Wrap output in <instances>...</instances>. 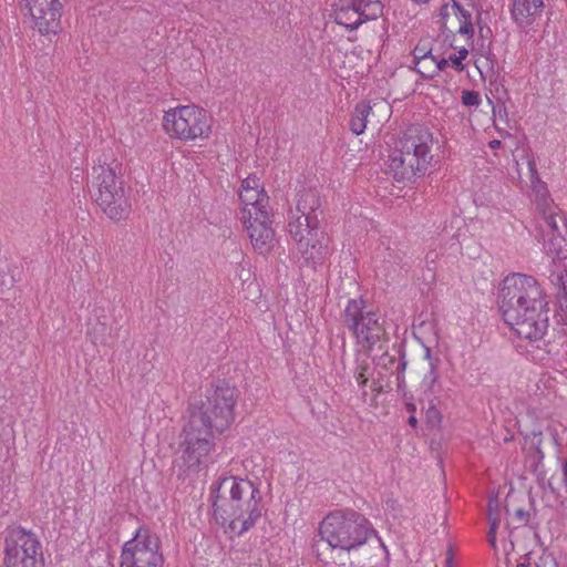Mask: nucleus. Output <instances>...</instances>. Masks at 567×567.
Listing matches in <instances>:
<instances>
[{
    "label": "nucleus",
    "instance_id": "2f4dec72",
    "mask_svg": "<svg viewBox=\"0 0 567 567\" xmlns=\"http://www.w3.org/2000/svg\"><path fill=\"white\" fill-rule=\"evenodd\" d=\"M405 368H406V361L404 360V357H402V359L398 362V365H396L399 385L401 384V382H403V378L400 374L405 371Z\"/></svg>",
    "mask_w": 567,
    "mask_h": 567
},
{
    "label": "nucleus",
    "instance_id": "ddd939ff",
    "mask_svg": "<svg viewBox=\"0 0 567 567\" xmlns=\"http://www.w3.org/2000/svg\"><path fill=\"white\" fill-rule=\"evenodd\" d=\"M334 22L349 31L357 30L370 20H377L383 14L381 0H336L332 4Z\"/></svg>",
    "mask_w": 567,
    "mask_h": 567
},
{
    "label": "nucleus",
    "instance_id": "c9c22d12",
    "mask_svg": "<svg viewBox=\"0 0 567 567\" xmlns=\"http://www.w3.org/2000/svg\"><path fill=\"white\" fill-rule=\"evenodd\" d=\"M445 567H453V553L452 548H449L445 558Z\"/></svg>",
    "mask_w": 567,
    "mask_h": 567
},
{
    "label": "nucleus",
    "instance_id": "f8f14e48",
    "mask_svg": "<svg viewBox=\"0 0 567 567\" xmlns=\"http://www.w3.org/2000/svg\"><path fill=\"white\" fill-rule=\"evenodd\" d=\"M158 538L148 533H138L123 546L120 567H163Z\"/></svg>",
    "mask_w": 567,
    "mask_h": 567
},
{
    "label": "nucleus",
    "instance_id": "c756f323",
    "mask_svg": "<svg viewBox=\"0 0 567 567\" xmlns=\"http://www.w3.org/2000/svg\"><path fill=\"white\" fill-rule=\"evenodd\" d=\"M501 518H493V520H489V530H488V543L491 546H496V532L499 525Z\"/></svg>",
    "mask_w": 567,
    "mask_h": 567
},
{
    "label": "nucleus",
    "instance_id": "f704fd0d",
    "mask_svg": "<svg viewBox=\"0 0 567 567\" xmlns=\"http://www.w3.org/2000/svg\"><path fill=\"white\" fill-rule=\"evenodd\" d=\"M515 516L520 523H527L528 513L525 512L523 508L516 509Z\"/></svg>",
    "mask_w": 567,
    "mask_h": 567
},
{
    "label": "nucleus",
    "instance_id": "49530a36",
    "mask_svg": "<svg viewBox=\"0 0 567 567\" xmlns=\"http://www.w3.org/2000/svg\"><path fill=\"white\" fill-rule=\"evenodd\" d=\"M518 567H528V566L525 564H519Z\"/></svg>",
    "mask_w": 567,
    "mask_h": 567
},
{
    "label": "nucleus",
    "instance_id": "f3484780",
    "mask_svg": "<svg viewBox=\"0 0 567 567\" xmlns=\"http://www.w3.org/2000/svg\"><path fill=\"white\" fill-rule=\"evenodd\" d=\"M544 3L532 0H512L511 17L520 29L529 28L542 16Z\"/></svg>",
    "mask_w": 567,
    "mask_h": 567
},
{
    "label": "nucleus",
    "instance_id": "cd10ccee",
    "mask_svg": "<svg viewBox=\"0 0 567 567\" xmlns=\"http://www.w3.org/2000/svg\"><path fill=\"white\" fill-rule=\"evenodd\" d=\"M425 416H426L427 423H430L432 426H435V425L440 424L441 419H442L441 412L433 404H431L427 408V410L425 412Z\"/></svg>",
    "mask_w": 567,
    "mask_h": 567
},
{
    "label": "nucleus",
    "instance_id": "dca6fc26",
    "mask_svg": "<svg viewBox=\"0 0 567 567\" xmlns=\"http://www.w3.org/2000/svg\"><path fill=\"white\" fill-rule=\"evenodd\" d=\"M386 553V547L379 538L374 528L367 540L361 539L359 545H354L347 551L352 567H377L382 556Z\"/></svg>",
    "mask_w": 567,
    "mask_h": 567
},
{
    "label": "nucleus",
    "instance_id": "f03ea898",
    "mask_svg": "<svg viewBox=\"0 0 567 567\" xmlns=\"http://www.w3.org/2000/svg\"><path fill=\"white\" fill-rule=\"evenodd\" d=\"M528 174L533 194V200L536 206V216L534 218V230L538 241H543L548 252L554 254V270L549 276L551 284L557 288V302L563 316L567 322V250L563 249V244L567 243V223L557 205L554 204L544 183L538 175L534 161H528Z\"/></svg>",
    "mask_w": 567,
    "mask_h": 567
},
{
    "label": "nucleus",
    "instance_id": "1a4fd4ad",
    "mask_svg": "<svg viewBox=\"0 0 567 567\" xmlns=\"http://www.w3.org/2000/svg\"><path fill=\"white\" fill-rule=\"evenodd\" d=\"M163 127L172 138H208L212 116L206 110L196 105H183L165 113Z\"/></svg>",
    "mask_w": 567,
    "mask_h": 567
},
{
    "label": "nucleus",
    "instance_id": "a878e982",
    "mask_svg": "<svg viewBox=\"0 0 567 567\" xmlns=\"http://www.w3.org/2000/svg\"><path fill=\"white\" fill-rule=\"evenodd\" d=\"M462 103L465 106H478L481 103L478 92L473 90H464L462 92Z\"/></svg>",
    "mask_w": 567,
    "mask_h": 567
},
{
    "label": "nucleus",
    "instance_id": "7c9ffc66",
    "mask_svg": "<svg viewBox=\"0 0 567 567\" xmlns=\"http://www.w3.org/2000/svg\"><path fill=\"white\" fill-rule=\"evenodd\" d=\"M449 62H451L452 66L457 70V71H463L464 70V64H463V61L455 54H452L449 56Z\"/></svg>",
    "mask_w": 567,
    "mask_h": 567
},
{
    "label": "nucleus",
    "instance_id": "a19ab883",
    "mask_svg": "<svg viewBox=\"0 0 567 567\" xmlns=\"http://www.w3.org/2000/svg\"><path fill=\"white\" fill-rule=\"evenodd\" d=\"M491 148L495 150V148H499L502 146L501 143H497V144H488Z\"/></svg>",
    "mask_w": 567,
    "mask_h": 567
},
{
    "label": "nucleus",
    "instance_id": "c03bdc74",
    "mask_svg": "<svg viewBox=\"0 0 567 567\" xmlns=\"http://www.w3.org/2000/svg\"><path fill=\"white\" fill-rule=\"evenodd\" d=\"M477 19L481 20V12H478ZM477 23H480V21H477Z\"/></svg>",
    "mask_w": 567,
    "mask_h": 567
},
{
    "label": "nucleus",
    "instance_id": "e433bc0d",
    "mask_svg": "<svg viewBox=\"0 0 567 567\" xmlns=\"http://www.w3.org/2000/svg\"><path fill=\"white\" fill-rule=\"evenodd\" d=\"M452 8L455 10V13L458 14V16L461 14V11H465L466 10V9H464L462 7V4L460 2H457L455 0H453Z\"/></svg>",
    "mask_w": 567,
    "mask_h": 567
},
{
    "label": "nucleus",
    "instance_id": "4c0bfd02",
    "mask_svg": "<svg viewBox=\"0 0 567 567\" xmlns=\"http://www.w3.org/2000/svg\"><path fill=\"white\" fill-rule=\"evenodd\" d=\"M468 55V50L466 48H462L461 50H458V54L457 56L464 61Z\"/></svg>",
    "mask_w": 567,
    "mask_h": 567
},
{
    "label": "nucleus",
    "instance_id": "4be33fe9",
    "mask_svg": "<svg viewBox=\"0 0 567 567\" xmlns=\"http://www.w3.org/2000/svg\"><path fill=\"white\" fill-rule=\"evenodd\" d=\"M371 365L368 360L358 361L354 370V379L360 386H365L370 377Z\"/></svg>",
    "mask_w": 567,
    "mask_h": 567
},
{
    "label": "nucleus",
    "instance_id": "2eb2a0df",
    "mask_svg": "<svg viewBox=\"0 0 567 567\" xmlns=\"http://www.w3.org/2000/svg\"><path fill=\"white\" fill-rule=\"evenodd\" d=\"M248 234L250 243L260 255L268 254L274 248L275 230L271 227V213L264 210L251 214V217L239 218Z\"/></svg>",
    "mask_w": 567,
    "mask_h": 567
},
{
    "label": "nucleus",
    "instance_id": "37998d69",
    "mask_svg": "<svg viewBox=\"0 0 567 567\" xmlns=\"http://www.w3.org/2000/svg\"><path fill=\"white\" fill-rule=\"evenodd\" d=\"M412 1L415 2V3H419V4L420 3H427L429 2V0H412Z\"/></svg>",
    "mask_w": 567,
    "mask_h": 567
},
{
    "label": "nucleus",
    "instance_id": "5701e85b",
    "mask_svg": "<svg viewBox=\"0 0 567 567\" xmlns=\"http://www.w3.org/2000/svg\"><path fill=\"white\" fill-rule=\"evenodd\" d=\"M413 58L415 64H420L423 61L432 60L435 61V56L432 54V49L426 44L420 41L413 50Z\"/></svg>",
    "mask_w": 567,
    "mask_h": 567
},
{
    "label": "nucleus",
    "instance_id": "b1692460",
    "mask_svg": "<svg viewBox=\"0 0 567 567\" xmlns=\"http://www.w3.org/2000/svg\"><path fill=\"white\" fill-rule=\"evenodd\" d=\"M461 25L457 32L462 35H467L468 38L474 37V27L472 22V13L468 10L461 11L460 14Z\"/></svg>",
    "mask_w": 567,
    "mask_h": 567
},
{
    "label": "nucleus",
    "instance_id": "9d476101",
    "mask_svg": "<svg viewBox=\"0 0 567 567\" xmlns=\"http://www.w3.org/2000/svg\"><path fill=\"white\" fill-rule=\"evenodd\" d=\"M3 564L4 567H43L38 536L21 526L8 528L3 539Z\"/></svg>",
    "mask_w": 567,
    "mask_h": 567
},
{
    "label": "nucleus",
    "instance_id": "a18cd8bd",
    "mask_svg": "<svg viewBox=\"0 0 567 567\" xmlns=\"http://www.w3.org/2000/svg\"><path fill=\"white\" fill-rule=\"evenodd\" d=\"M390 503H391L392 505H394L396 502H395V501H389V502H388V504H390Z\"/></svg>",
    "mask_w": 567,
    "mask_h": 567
},
{
    "label": "nucleus",
    "instance_id": "473e14b6",
    "mask_svg": "<svg viewBox=\"0 0 567 567\" xmlns=\"http://www.w3.org/2000/svg\"><path fill=\"white\" fill-rule=\"evenodd\" d=\"M440 17L442 18L443 20V23H442V31L444 32V30L446 29V23H445V19L449 17V4L445 3L441 7L440 9Z\"/></svg>",
    "mask_w": 567,
    "mask_h": 567
},
{
    "label": "nucleus",
    "instance_id": "20e7f679",
    "mask_svg": "<svg viewBox=\"0 0 567 567\" xmlns=\"http://www.w3.org/2000/svg\"><path fill=\"white\" fill-rule=\"evenodd\" d=\"M212 499L216 520L237 536L252 528L265 511L259 487L237 476L212 485Z\"/></svg>",
    "mask_w": 567,
    "mask_h": 567
},
{
    "label": "nucleus",
    "instance_id": "39448f33",
    "mask_svg": "<svg viewBox=\"0 0 567 567\" xmlns=\"http://www.w3.org/2000/svg\"><path fill=\"white\" fill-rule=\"evenodd\" d=\"M321 200L315 189H305L298 194L296 209L290 212L288 233L297 243L298 251L312 267L320 265L327 257V245L320 229L319 216Z\"/></svg>",
    "mask_w": 567,
    "mask_h": 567
},
{
    "label": "nucleus",
    "instance_id": "c85d7f7f",
    "mask_svg": "<svg viewBox=\"0 0 567 567\" xmlns=\"http://www.w3.org/2000/svg\"><path fill=\"white\" fill-rule=\"evenodd\" d=\"M487 516H488V520H493V518H501L499 504H498L497 498H489L488 507H487Z\"/></svg>",
    "mask_w": 567,
    "mask_h": 567
},
{
    "label": "nucleus",
    "instance_id": "72a5a7b5",
    "mask_svg": "<svg viewBox=\"0 0 567 567\" xmlns=\"http://www.w3.org/2000/svg\"><path fill=\"white\" fill-rule=\"evenodd\" d=\"M449 64V60L447 59H441V60H436L434 61V70H435V74L440 71H443L445 70V68Z\"/></svg>",
    "mask_w": 567,
    "mask_h": 567
},
{
    "label": "nucleus",
    "instance_id": "6ab92c4d",
    "mask_svg": "<svg viewBox=\"0 0 567 567\" xmlns=\"http://www.w3.org/2000/svg\"><path fill=\"white\" fill-rule=\"evenodd\" d=\"M371 111V106L361 102L355 105L354 112L352 113L350 121V130L355 134L360 135L363 133L367 126V117Z\"/></svg>",
    "mask_w": 567,
    "mask_h": 567
},
{
    "label": "nucleus",
    "instance_id": "bb28decb",
    "mask_svg": "<svg viewBox=\"0 0 567 567\" xmlns=\"http://www.w3.org/2000/svg\"><path fill=\"white\" fill-rule=\"evenodd\" d=\"M416 66H419L417 69V72L425 79L427 78H432L435 75V70H434V62H432V60H426V61H423L420 63V64H415Z\"/></svg>",
    "mask_w": 567,
    "mask_h": 567
},
{
    "label": "nucleus",
    "instance_id": "0eeeda50",
    "mask_svg": "<svg viewBox=\"0 0 567 567\" xmlns=\"http://www.w3.org/2000/svg\"><path fill=\"white\" fill-rule=\"evenodd\" d=\"M373 529L372 524L353 509H338L329 513L319 525L320 542L327 543L332 549L350 550L360 540H367Z\"/></svg>",
    "mask_w": 567,
    "mask_h": 567
},
{
    "label": "nucleus",
    "instance_id": "9b49d317",
    "mask_svg": "<svg viewBox=\"0 0 567 567\" xmlns=\"http://www.w3.org/2000/svg\"><path fill=\"white\" fill-rule=\"evenodd\" d=\"M427 144H402L389 155L388 166L396 182H412L417 174L424 173L432 156Z\"/></svg>",
    "mask_w": 567,
    "mask_h": 567
},
{
    "label": "nucleus",
    "instance_id": "58836bf2",
    "mask_svg": "<svg viewBox=\"0 0 567 567\" xmlns=\"http://www.w3.org/2000/svg\"><path fill=\"white\" fill-rule=\"evenodd\" d=\"M408 423L409 425H411L412 427H415L416 424H417V420L414 415H411L409 419H408Z\"/></svg>",
    "mask_w": 567,
    "mask_h": 567
},
{
    "label": "nucleus",
    "instance_id": "aec40b11",
    "mask_svg": "<svg viewBox=\"0 0 567 567\" xmlns=\"http://www.w3.org/2000/svg\"><path fill=\"white\" fill-rule=\"evenodd\" d=\"M403 142H433V135L423 124H412L403 133Z\"/></svg>",
    "mask_w": 567,
    "mask_h": 567
},
{
    "label": "nucleus",
    "instance_id": "79ce46f5",
    "mask_svg": "<svg viewBox=\"0 0 567 567\" xmlns=\"http://www.w3.org/2000/svg\"><path fill=\"white\" fill-rule=\"evenodd\" d=\"M406 408H408V410L410 412H414L415 411V406L413 404H408Z\"/></svg>",
    "mask_w": 567,
    "mask_h": 567
},
{
    "label": "nucleus",
    "instance_id": "6e6552de",
    "mask_svg": "<svg viewBox=\"0 0 567 567\" xmlns=\"http://www.w3.org/2000/svg\"><path fill=\"white\" fill-rule=\"evenodd\" d=\"M343 326L353 334L363 349L371 350L375 346L383 349L388 342L382 316L368 307L362 298L350 299L341 315Z\"/></svg>",
    "mask_w": 567,
    "mask_h": 567
},
{
    "label": "nucleus",
    "instance_id": "7ed1b4c3",
    "mask_svg": "<svg viewBox=\"0 0 567 567\" xmlns=\"http://www.w3.org/2000/svg\"><path fill=\"white\" fill-rule=\"evenodd\" d=\"M498 307L505 323L519 338L537 341L546 333L544 291L534 277L515 272L506 276L498 292Z\"/></svg>",
    "mask_w": 567,
    "mask_h": 567
},
{
    "label": "nucleus",
    "instance_id": "ea45409f",
    "mask_svg": "<svg viewBox=\"0 0 567 567\" xmlns=\"http://www.w3.org/2000/svg\"><path fill=\"white\" fill-rule=\"evenodd\" d=\"M563 474H564V483L567 486V460L565 461L563 465Z\"/></svg>",
    "mask_w": 567,
    "mask_h": 567
},
{
    "label": "nucleus",
    "instance_id": "423d86ee",
    "mask_svg": "<svg viewBox=\"0 0 567 567\" xmlns=\"http://www.w3.org/2000/svg\"><path fill=\"white\" fill-rule=\"evenodd\" d=\"M92 186L97 189V206L110 219L120 221L128 217L131 202L124 189L123 167L113 154L99 156L92 167Z\"/></svg>",
    "mask_w": 567,
    "mask_h": 567
},
{
    "label": "nucleus",
    "instance_id": "a211bd4d",
    "mask_svg": "<svg viewBox=\"0 0 567 567\" xmlns=\"http://www.w3.org/2000/svg\"><path fill=\"white\" fill-rule=\"evenodd\" d=\"M240 203L244 207L240 209L238 218H250L251 214H257L264 210H270L268 207L269 196L265 188L254 190H245L238 193Z\"/></svg>",
    "mask_w": 567,
    "mask_h": 567
},
{
    "label": "nucleus",
    "instance_id": "393cba45",
    "mask_svg": "<svg viewBox=\"0 0 567 567\" xmlns=\"http://www.w3.org/2000/svg\"><path fill=\"white\" fill-rule=\"evenodd\" d=\"M258 188H264V184L260 178L256 175H249L241 181V185L238 193H244L245 190H254Z\"/></svg>",
    "mask_w": 567,
    "mask_h": 567
},
{
    "label": "nucleus",
    "instance_id": "412c9836",
    "mask_svg": "<svg viewBox=\"0 0 567 567\" xmlns=\"http://www.w3.org/2000/svg\"><path fill=\"white\" fill-rule=\"evenodd\" d=\"M425 358L430 361V371L424 375L423 384L426 389L432 390L439 379V373L436 371L439 359H433L431 357V350L429 348L425 349Z\"/></svg>",
    "mask_w": 567,
    "mask_h": 567
},
{
    "label": "nucleus",
    "instance_id": "4468645a",
    "mask_svg": "<svg viewBox=\"0 0 567 567\" xmlns=\"http://www.w3.org/2000/svg\"><path fill=\"white\" fill-rule=\"evenodd\" d=\"M24 9L31 17L33 29L43 35L58 33L65 0H24Z\"/></svg>",
    "mask_w": 567,
    "mask_h": 567
},
{
    "label": "nucleus",
    "instance_id": "f257e3e1",
    "mask_svg": "<svg viewBox=\"0 0 567 567\" xmlns=\"http://www.w3.org/2000/svg\"><path fill=\"white\" fill-rule=\"evenodd\" d=\"M236 401V389L226 382H218L206 391L205 400L189 406V419L182 434L183 465L176 474L178 480H186L207 463L215 436L234 422Z\"/></svg>",
    "mask_w": 567,
    "mask_h": 567
}]
</instances>
